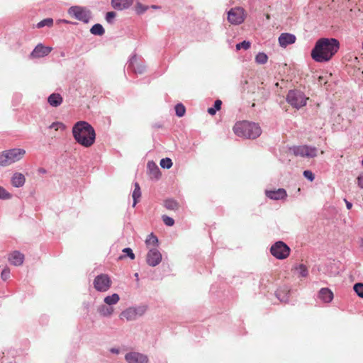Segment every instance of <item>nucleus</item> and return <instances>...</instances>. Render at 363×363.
I'll use <instances>...</instances> for the list:
<instances>
[{"instance_id": "nucleus-23", "label": "nucleus", "mask_w": 363, "mask_h": 363, "mask_svg": "<svg viewBox=\"0 0 363 363\" xmlns=\"http://www.w3.org/2000/svg\"><path fill=\"white\" fill-rule=\"evenodd\" d=\"M26 182L25 177L21 173H15L11 177V184L15 187H21Z\"/></svg>"}, {"instance_id": "nucleus-3", "label": "nucleus", "mask_w": 363, "mask_h": 363, "mask_svg": "<svg viewBox=\"0 0 363 363\" xmlns=\"http://www.w3.org/2000/svg\"><path fill=\"white\" fill-rule=\"evenodd\" d=\"M233 131L236 135L248 139H255L262 133L261 128L258 124L245 121L236 123L233 127Z\"/></svg>"}, {"instance_id": "nucleus-2", "label": "nucleus", "mask_w": 363, "mask_h": 363, "mask_svg": "<svg viewBox=\"0 0 363 363\" xmlns=\"http://www.w3.org/2000/svg\"><path fill=\"white\" fill-rule=\"evenodd\" d=\"M72 135L79 145L91 147L95 142L96 133L94 128L86 121L77 122L72 128Z\"/></svg>"}, {"instance_id": "nucleus-39", "label": "nucleus", "mask_w": 363, "mask_h": 363, "mask_svg": "<svg viewBox=\"0 0 363 363\" xmlns=\"http://www.w3.org/2000/svg\"><path fill=\"white\" fill-rule=\"evenodd\" d=\"M251 43L250 41L243 40L241 43H239L236 45V49L237 50H247L250 48Z\"/></svg>"}, {"instance_id": "nucleus-51", "label": "nucleus", "mask_w": 363, "mask_h": 363, "mask_svg": "<svg viewBox=\"0 0 363 363\" xmlns=\"http://www.w3.org/2000/svg\"><path fill=\"white\" fill-rule=\"evenodd\" d=\"M152 8H153V9H157V6H152Z\"/></svg>"}, {"instance_id": "nucleus-34", "label": "nucleus", "mask_w": 363, "mask_h": 363, "mask_svg": "<svg viewBox=\"0 0 363 363\" xmlns=\"http://www.w3.org/2000/svg\"><path fill=\"white\" fill-rule=\"evenodd\" d=\"M145 243L147 245H152L153 246H155L158 243V239L155 235H153V233H151L150 235H148L147 238L146 239Z\"/></svg>"}, {"instance_id": "nucleus-33", "label": "nucleus", "mask_w": 363, "mask_h": 363, "mask_svg": "<svg viewBox=\"0 0 363 363\" xmlns=\"http://www.w3.org/2000/svg\"><path fill=\"white\" fill-rule=\"evenodd\" d=\"M185 111H186L185 106L182 104L179 103L175 106V112H176V115L178 117H182L184 115Z\"/></svg>"}, {"instance_id": "nucleus-27", "label": "nucleus", "mask_w": 363, "mask_h": 363, "mask_svg": "<svg viewBox=\"0 0 363 363\" xmlns=\"http://www.w3.org/2000/svg\"><path fill=\"white\" fill-rule=\"evenodd\" d=\"M119 300V295L118 294H113L111 296H106L104 301L106 305L112 306L113 305L116 304Z\"/></svg>"}, {"instance_id": "nucleus-31", "label": "nucleus", "mask_w": 363, "mask_h": 363, "mask_svg": "<svg viewBox=\"0 0 363 363\" xmlns=\"http://www.w3.org/2000/svg\"><path fill=\"white\" fill-rule=\"evenodd\" d=\"M267 60L268 57L264 52H259L255 57V62L260 65L267 63Z\"/></svg>"}, {"instance_id": "nucleus-6", "label": "nucleus", "mask_w": 363, "mask_h": 363, "mask_svg": "<svg viewBox=\"0 0 363 363\" xmlns=\"http://www.w3.org/2000/svg\"><path fill=\"white\" fill-rule=\"evenodd\" d=\"M146 310L147 307L145 306L129 307L121 312L120 314V318L122 320L125 319L127 321L135 320L138 317L144 315Z\"/></svg>"}, {"instance_id": "nucleus-10", "label": "nucleus", "mask_w": 363, "mask_h": 363, "mask_svg": "<svg viewBox=\"0 0 363 363\" xmlns=\"http://www.w3.org/2000/svg\"><path fill=\"white\" fill-rule=\"evenodd\" d=\"M246 17V12L242 7L232 8L228 12V21L233 25L242 23Z\"/></svg>"}, {"instance_id": "nucleus-44", "label": "nucleus", "mask_w": 363, "mask_h": 363, "mask_svg": "<svg viewBox=\"0 0 363 363\" xmlns=\"http://www.w3.org/2000/svg\"><path fill=\"white\" fill-rule=\"evenodd\" d=\"M10 269L8 267L4 268L1 274L2 280L6 281L10 277Z\"/></svg>"}, {"instance_id": "nucleus-32", "label": "nucleus", "mask_w": 363, "mask_h": 363, "mask_svg": "<svg viewBox=\"0 0 363 363\" xmlns=\"http://www.w3.org/2000/svg\"><path fill=\"white\" fill-rule=\"evenodd\" d=\"M53 24V20L51 18H45L43 21H40L37 24V27L38 28H43L44 26L51 27Z\"/></svg>"}, {"instance_id": "nucleus-28", "label": "nucleus", "mask_w": 363, "mask_h": 363, "mask_svg": "<svg viewBox=\"0 0 363 363\" xmlns=\"http://www.w3.org/2000/svg\"><path fill=\"white\" fill-rule=\"evenodd\" d=\"M90 32L94 35L101 36L105 33V30L102 25L96 23L91 28Z\"/></svg>"}, {"instance_id": "nucleus-15", "label": "nucleus", "mask_w": 363, "mask_h": 363, "mask_svg": "<svg viewBox=\"0 0 363 363\" xmlns=\"http://www.w3.org/2000/svg\"><path fill=\"white\" fill-rule=\"evenodd\" d=\"M52 50V48L46 47L41 43L35 46L30 53V57L33 58H40L47 56Z\"/></svg>"}, {"instance_id": "nucleus-9", "label": "nucleus", "mask_w": 363, "mask_h": 363, "mask_svg": "<svg viewBox=\"0 0 363 363\" xmlns=\"http://www.w3.org/2000/svg\"><path fill=\"white\" fill-rule=\"evenodd\" d=\"M295 156L313 158L317 156L318 150L315 147L309 145L294 146L290 148Z\"/></svg>"}, {"instance_id": "nucleus-36", "label": "nucleus", "mask_w": 363, "mask_h": 363, "mask_svg": "<svg viewBox=\"0 0 363 363\" xmlns=\"http://www.w3.org/2000/svg\"><path fill=\"white\" fill-rule=\"evenodd\" d=\"M354 291L358 296L363 298V284L357 283L353 286Z\"/></svg>"}, {"instance_id": "nucleus-19", "label": "nucleus", "mask_w": 363, "mask_h": 363, "mask_svg": "<svg viewBox=\"0 0 363 363\" xmlns=\"http://www.w3.org/2000/svg\"><path fill=\"white\" fill-rule=\"evenodd\" d=\"M24 255L19 251L13 252L9 257V262L14 266H20L23 264Z\"/></svg>"}, {"instance_id": "nucleus-52", "label": "nucleus", "mask_w": 363, "mask_h": 363, "mask_svg": "<svg viewBox=\"0 0 363 363\" xmlns=\"http://www.w3.org/2000/svg\"><path fill=\"white\" fill-rule=\"evenodd\" d=\"M64 22L66 23H68L69 22L66 20H64Z\"/></svg>"}, {"instance_id": "nucleus-49", "label": "nucleus", "mask_w": 363, "mask_h": 363, "mask_svg": "<svg viewBox=\"0 0 363 363\" xmlns=\"http://www.w3.org/2000/svg\"><path fill=\"white\" fill-rule=\"evenodd\" d=\"M110 352L111 353H113V354H118L119 353V350L117 349V348H115V347H113L110 350Z\"/></svg>"}, {"instance_id": "nucleus-46", "label": "nucleus", "mask_w": 363, "mask_h": 363, "mask_svg": "<svg viewBox=\"0 0 363 363\" xmlns=\"http://www.w3.org/2000/svg\"><path fill=\"white\" fill-rule=\"evenodd\" d=\"M116 14L113 11L107 12L106 14V20L108 23H111L113 19L116 17Z\"/></svg>"}, {"instance_id": "nucleus-35", "label": "nucleus", "mask_w": 363, "mask_h": 363, "mask_svg": "<svg viewBox=\"0 0 363 363\" xmlns=\"http://www.w3.org/2000/svg\"><path fill=\"white\" fill-rule=\"evenodd\" d=\"M160 164L164 169H169L172 166V162L170 158L166 157L160 160Z\"/></svg>"}, {"instance_id": "nucleus-14", "label": "nucleus", "mask_w": 363, "mask_h": 363, "mask_svg": "<svg viewBox=\"0 0 363 363\" xmlns=\"http://www.w3.org/2000/svg\"><path fill=\"white\" fill-rule=\"evenodd\" d=\"M125 359L128 363H147L148 357L147 355L136 352H130L125 355Z\"/></svg>"}, {"instance_id": "nucleus-16", "label": "nucleus", "mask_w": 363, "mask_h": 363, "mask_svg": "<svg viewBox=\"0 0 363 363\" xmlns=\"http://www.w3.org/2000/svg\"><path fill=\"white\" fill-rule=\"evenodd\" d=\"M266 195L272 200H282L285 199L287 196L286 191L283 188H279L277 190L266 191Z\"/></svg>"}, {"instance_id": "nucleus-24", "label": "nucleus", "mask_w": 363, "mask_h": 363, "mask_svg": "<svg viewBox=\"0 0 363 363\" xmlns=\"http://www.w3.org/2000/svg\"><path fill=\"white\" fill-rule=\"evenodd\" d=\"M97 311L103 317H110L113 314L114 309L113 306L102 304L98 307Z\"/></svg>"}, {"instance_id": "nucleus-7", "label": "nucleus", "mask_w": 363, "mask_h": 363, "mask_svg": "<svg viewBox=\"0 0 363 363\" xmlns=\"http://www.w3.org/2000/svg\"><path fill=\"white\" fill-rule=\"evenodd\" d=\"M68 13L84 23H89L91 18V13L89 10L79 6H71L68 10Z\"/></svg>"}, {"instance_id": "nucleus-50", "label": "nucleus", "mask_w": 363, "mask_h": 363, "mask_svg": "<svg viewBox=\"0 0 363 363\" xmlns=\"http://www.w3.org/2000/svg\"><path fill=\"white\" fill-rule=\"evenodd\" d=\"M39 172H41V173H45L46 172L45 169H43V168L39 169Z\"/></svg>"}, {"instance_id": "nucleus-11", "label": "nucleus", "mask_w": 363, "mask_h": 363, "mask_svg": "<svg viewBox=\"0 0 363 363\" xmlns=\"http://www.w3.org/2000/svg\"><path fill=\"white\" fill-rule=\"evenodd\" d=\"M94 286L98 291H107L111 288V281L107 274H101L95 277Z\"/></svg>"}, {"instance_id": "nucleus-25", "label": "nucleus", "mask_w": 363, "mask_h": 363, "mask_svg": "<svg viewBox=\"0 0 363 363\" xmlns=\"http://www.w3.org/2000/svg\"><path fill=\"white\" fill-rule=\"evenodd\" d=\"M276 296L281 302L286 303L289 298V290L286 288L279 289L276 291Z\"/></svg>"}, {"instance_id": "nucleus-5", "label": "nucleus", "mask_w": 363, "mask_h": 363, "mask_svg": "<svg viewBox=\"0 0 363 363\" xmlns=\"http://www.w3.org/2000/svg\"><path fill=\"white\" fill-rule=\"evenodd\" d=\"M308 98L304 93L300 90H289L286 95V101L291 106L296 108H300L306 105Z\"/></svg>"}, {"instance_id": "nucleus-38", "label": "nucleus", "mask_w": 363, "mask_h": 363, "mask_svg": "<svg viewBox=\"0 0 363 363\" xmlns=\"http://www.w3.org/2000/svg\"><path fill=\"white\" fill-rule=\"evenodd\" d=\"M11 194L4 187L0 186V199L6 200L11 198Z\"/></svg>"}, {"instance_id": "nucleus-54", "label": "nucleus", "mask_w": 363, "mask_h": 363, "mask_svg": "<svg viewBox=\"0 0 363 363\" xmlns=\"http://www.w3.org/2000/svg\"><path fill=\"white\" fill-rule=\"evenodd\" d=\"M362 166H363V159H362Z\"/></svg>"}, {"instance_id": "nucleus-29", "label": "nucleus", "mask_w": 363, "mask_h": 363, "mask_svg": "<svg viewBox=\"0 0 363 363\" xmlns=\"http://www.w3.org/2000/svg\"><path fill=\"white\" fill-rule=\"evenodd\" d=\"M164 207L168 210H177L178 208V203L174 199H166L164 202Z\"/></svg>"}, {"instance_id": "nucleus-4", "label": "nucleus", "mask_w": 363, "mask_h": 363, "mask_svg": "<svg viewBox=\"0 0 363 363\" xmlns=\"http://www.w3.org/2000/svg\"><path fill=\"white\" fill-rule=\"evenodd\" d=\"M25 154V150L21 148L2 151L0 152V166L6 167L18 162L23 158Z\"/></svg>"}, {"instance_id": "nucleus-22", "label": "nucleus", "mask_w": 363, "mask_h": 363, "mask_svg": "<svg viewBox=\"0 0 363 363\" xmlns=\"http://www.w3.org/2000/svg\"><path fill=\"white\" fill-rule=\"evenodd\" d=\"M63 99L60 94L53 93L48 98V104L53 107H57L62 104Z\"/></svg>"}, {"instance_id": "nucleus-37", "label": "nucleus", "mask_w": 363, "mask_h": 363, "mask_svg": "<svg viewBox=\"0 0 363 363\" xmlns=\"http://www.w3.org/2000/svg\"><path fill=\"white\" fill-rule=\"evenodd\" d=\"M123 252L125 254L123 256H120V259H123L124 257H128L131 259H135V255L133 250L130 247H125L123 250Z\"/></svg>"}, {"instance_id": "nucleus-45", "label": "nucleus", "mask_w": 363, "mask_h": 363, "mask_svg": "<svg viewBox=\"0 0 363 363\" xmlns=\"http://www.w3.org/2000/svg\"><path fill=\"white\" fill-rule=\"evenodd\" d=\"M303 174L310 182H313L315 179L314 174L311 170H305Z\"/></svg>"}, {"instance_id": "nucleus-13", "label": "nucleus", "mask_w": 363, "mask_h": 363, "mask_svg": "<svg viewBox=\"0 0 363 363\" xmlns=\"http://www.w3.org/2000/svg\"><path fill=\"white\" fill-rule=\"evenodd\" d=\"M162 261V254L156 249H150L146 256V262L149 266L156 267Z\"/></svg>"}, {"instance_id": "nucleus-42", "label": "nucleus", "mask_w": 363, "mask_h": 363, "mask_svg": "<svg viewBox=\"0 0 363 363\" xmlns=\"http://www.w3.org/2000/svg\"><path fill=\"white\" fill-rule=\"evenodd\" d=\"M65 125L62 122H53L50 126L49 128L52 129L54 128L55 130H57L59 128H61L62 130L65 129Z\"/></svg>"}, {"instance_id": "nucleus-40", "label": "nucleus", "mask_w": 363, "mask_h": 363, "mask_svg": "<svg viewBox=\"0 0 363 363\" xmlns=\"http://www.w3.org/2000/svg\"><path fill=\"white\" fill-rule=\"evenodd\" d=\"M297 270L300 276H301L302 277H306L308 276V269L304 264H299L298 267H297Z\"/></svg>"}, {"instance_id": "nucleus-30", "label": "nucleus", "mask_w": 363, "mask_h": 363, "mask_svg": "<svg viewBox=\"0 0 363 363\" xmlns=\"http://www.w3.org/2000/svg\"><path fill=\"white\" fill-rule=\"evenodd\" d=\"M222 101L220 100H216L213 106L208 108V113L211 116L215 115L216 113L220 109Z\"/></svg>"}, {"instance_id": "nucleus-17", "label": "nucleus", "mask_w": 363, "mask_h": 363, "mask_svg": "<svg viewBox=\"0 0 363 363\" xmlns=\"http://www.w3.org/2000/svg\"><path fill=\"white\" fill-rule=\"evenodd\" d=\"M296 38L294 34L284 33L279 37V43L281 47L286 48L296 42Z\"/></svg>"}, {"instance_id": "nucleus-47", "label": "nucleus", "mask_w": 363, "mask_h": 363, "mask_svg": "<svg viewBox=\"0 0 363 363\" xmlns=\"http://www.w3.org/2000/svg\"><path fill=\"white\" fill-rule=\"evenodd\" d=\"M358 186L363 189V176H359L357 177Z\"/></svg>"}, {"instance_id": "nucleus-12", "label": "nucleus", "mask_w": 363, "mask_h": 363, "mask_svg": "<svg viewBox=\"0 0 363 363\" xmlns=\"http://www.w3.org/2000/svg\"><path fill=\"white\" fill-rule=\"evenodd\" d=\"M127 70L141 74L144 73L145 67L142 62H138L136 54H133L127 63Z\"/></svg>"}, {"instance_id": "nucleus-26", "label": "nucleus", "mask_w": 363, "mask_h": 363, "mask_svg": "<svg viewBox=\"0 0 363 363\" xmlns=\"http://www.w3.org/2000/svg\"><path fill=\"white\" fill-rule=\"evenodd\" d=\"M134 190L132 194V197L133 199V206L135 207L137 203L139 201V199L141 197V191L140 185L138 182H135L134 184Z\"/></svg>"}, {"instance_id": "nucleus-48", "label": "nucleus", "mask_w": 363, "mask_h": 363, "mask_svg": "<svg viewBox=\"0 0 363 363\" xmlns=\"http://www.w3.org/2000/svg\"><path fill=\"white\" fill-rule=\"evenodd\" d=\"M345 202V204H346V206H347V208L348 210L351 209L352 207V203L350 201H348L347 199H344Z\"/></svg>"}, {"instance_id": "nucleus-53", "label": "nucleus", "mask_w": 363, "mask_h": 363, "mask_svg": "<svg viewBox=\"0 0 363 363\" xmlns=\"http://www.w3.org/2000/svg\"><path fill=\"white\" fill-rule=\"evenodd\" d=\"M135 277H138V273H136V274H135Z\"/></svg>"}, {"instance_id": "nucleus-18", "label": "nucleus", "mask_w": 363, "mask_h": 363, "mask_svg": "<svg viewBox=\"0 0 363 363\" xmlns=\"http://www.w3.org/2000/svg\"><path fill=\"white\" fill-rule=\"evenodd\" d=\"M149 176L151 179H159L161 176L158 166L153 162L149 161L147 164Z\"/></svg>"}, {"instance_id": "nucleus-41", "label": "nucleus", "mask_w": 363, "mask_h": 363, "mask_svg": "<svg viewBox=\"0 0 363 363\" xmlns=\"http://www.w3.org/2000/svg\"><path fill=\"white\" fill-rule=\"evenodd\" d=\"M162 219L164 223L167 226H172L174 224V219L168 216L163 215Z\"/></svg>"}, {"instance_id": "nucleus-1", "label": "nucleus", "mask_w": 363, "mask_h": 363, "mask_svg": "<svg viewBox=\"0 0 363 363\" xmlns=\"http://www.w3.org/2000/svg\"><path fill=\"white\" fill-rule=\"evenodd\" d=\"M340 49L339 41L333 38L318 39L311 50L312 59L319 63L330 61Z\"/></svg>"}, {"instance_id": "nucleus-43", "label": "nucleus", "mask_w": 363, "mask_h": 363, "mask_svg": "<svg viewBox=\"0 0 363 363\" xmlns=\"http://www.w3.org/2000/svg\"><path fill=\"white\" fill-rule=\"evenodd\" d=\"M148 6H143L140 3H138L135 7V11L138 14H142L147 11Z\"/></svg>"}, {"instance_id": "nucleus-20", "label": "nucleus", "mask_w": 363, "mask_h": 363, "mask_svg": "<svg viewBox=\"0 0 363 363\" xmlns=\"http://www.w3.org/2000/svg\"><path fill=\"white\" fill-rule=\"evenodd\" d=\"M133 0H111L112 6L115 9L123 10L133 4Z\"/></svg>"}, {"instance_id": "nucleus-8", "label": "nucleus", "mask_w": 363, "mask_h": 363, "mask_svg": "<svg viewBox=\"0 0 363 363\" xmlns=\"http://www.w3.org/2000/svg\"><path fill=\"white\" fill-rule=\"evenodd\" d=\"M271 254L279 259L286 258L290 254L289 247L282 241H277L270 248Z\"/></svg>"}, {"instance_id": "nucleus-21", "label": "nucleus", "mask_w": 363, "mask_h": 363, "mask_svg": "<svg viewBox=\"0 0 363 363\" xmlns=\"http://www.w3.org/2000/svg\"><path fill=\"white\" fill-rule=\"evenodd\" d=\"M318 298L325 303H330L333 298V294L328 288H322L318 292Z\"/></svg>"}]
</instances>
